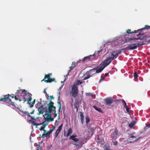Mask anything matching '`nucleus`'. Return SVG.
I'll list each match as a JSON object with an SVG mask.
<instances>
[{"label":"nucleus","mask_w":150,"mask_h":150,"mask_svg":"<svg viewBox=\"0 0 150 150\" xmlns=\"http://www.w3.org/2000/svg\"><path fill=\"white\" fill-rule=\"evenodd\" d=\"M9 95L8 94L7 95H5L4 97L0 98V101H2L4 102H6L8 101L9 102V104L12 105L15 108L18 109V105H15L14 104V102H12L11 99L9 98Z\"/></svg>","instance_id":"obj_1"},{"label":"nucleus","mask_w":150,"mask_h":150,"mask_svg":"<svg viewBox=\"0 0 150 150\" xmlns=\"http://www.w3.org/2000/svg\"><path fill=\"white\" fill-rule=\"evenodd\" d=\"M144 45V44L143 43L139 42L136 41H134L131 43V44L127 46V48L129 50H133L136 49L137 47Z\"/></svg>","instance_id":"obj_2"},{"label":"nucleus","mask_w":150,"mask_h":150,"mask_svg":"<svg viewBox=\"0 0 150 150\" xmlns=\"http://www.w3.org/2000/svg\"><path fill=\"white\" fill-rule=\"evenodd\" d=\"M147 29V30L150 29V26H148V25H145V27L144 28H142V29H139L137 30H134V32H131V30L128 29L126 30V32L128 34H130L133 33H137V31L139 32V34H137V36L138 37L140 35L143 34V33H142L141 30Z\"/></svg>","instance_id":"obj_3"},{"label":"nucleus","mask_w":150,"mask_h":150,"mask_svg":"<svg viewBox=\"0 0 150 150\" xmlns=\"http://www.w3.org/2000/svg\"><path fill=\"white\" fill-rule=\"evenodd\" d=\"M79 93L78 86L75 84H73L71 87V90L70 92V94L73 97H76Z\"/></svg>","instance_id":"obj_4"},{"label":"nucleus","mask_w":150,"mask_h":150,"mask_svg":"<svg viewBox=\"0 0 150 150\" xmlns=\"http://www.w3.org/2000/svg\"><path fill=\"white\" fill-rule=\"evenodd\" d=\"M54 103L50 101L48 105V108L47 111L48 113L51 114L52 112H53L54 111L55 112L56 111V107L54 106Z\"/></svg>","instance_id":"obj_5"},{"label":"nucleus","mask_w":150,"mask_h":150,"mask_svg":"<svg viewBox=\"0 0 150 150\" xmlns=\"http://www.w3.org/2000/svg\"><path fill=\"white\" fill-rule=\"evenodd\" d=\"M52 75V74L50 73L48 74H45L44 79L42 81H44L45 82L47 83H51L52 82L55 81V79L54 78H51V76Z\"/></svg>","instance_id":"obj_6"},{"label":"nucleus","mask_w":150,"mask_h":150,"mask_svg":"<svg viewBox=\"0 0 150 150\" xmlns=\"http://www.w3.org/2000/svg\"><path fill=\"white\" fill-rule=\"evenodd\" d=\"M96 55V54L94 53L93 55H90L88 56L85 57L82 60H80L78 61L79 62H80L81 61H92L95 58V56Z\"/></svg>","instance_id":"obj_7"},{"label":"nucleus","mask_w":150,"mask_h":150,"mask_svg":"<svg viewBox=\"0 0 150 150\" xmlns=\"http://www.w3.org/2000/svg\"><path fill=\"white\" fill-rule=\"evenodd\" d=\"M137 136L135 132H133L130 134L129 137V139L131 141H129V142L130 143H133L137 141L139 139V138H137Z\"/></svg>","instance_id":"obj_8"},{"label":"nucleus","mask_w":150,"mask_h":150,"mask_svg":"<svg viewBox=\"0 0 150 150\" xmlns=\"http://www.w3.org/2000/svg\"><path fill=\"white\" fill-rule=\"evenodd\" d=\"M118 131L117 128H115L114 132L112 133L111 134V137L112 140H116L118 137Z\"/></svg>","instance_id":"obj_9"},{"label":"nucleus","mask_w":150,"mask_h":150,"mask_svg":"<svg viewBox=\"0 0 150 150\" xmlns=\"http://www.w3.org/2000/svg\"><path fill=\"white\" fill-rule=\"evenodd\" d=\"M118 56V53L115 51H113L109 54V57L113 59H115Z\"/></svg>","instance_id":"obj_10"},{"label":"nucleus","mask_w":150,"mask_h":150,"mask_svg":"<svg viewBox=\"0 0 150 150\" xmlns=\"http://www.w3.org/2000/svg\"><path fill=\"white\" fill-rule=\"evenodd\" d=\"M32 95L31 93H28V104L29 105L30 107L31 108L33 107L34 105V103H33L32 102L31 103L30 102V101L32 100Z\"/></svg>","instance_id":"obj_11"},{"label":"nucleus","mask_w":150,"mask_h":150,"mask_svg":"<svg viewBox=\"0 0 150 150\" xmlns=\"http://www.w3.org/2000/svg\"><path fill=\"white\" fill-rule=\"evenodd\" d=\"M94 69H95L96 73H98L101 72L104 69L102 66H98L95 67Z\"/></svg>","instance_id":"obj_12"},{"label":"nucleus","mask_w":150,"mask_h":150,"mask_svg":"<svg viewBox=\"0 0 150 150\" xmlns=\"http://www.w3.org/2000/svg\"><path fill=\"white\" fill-rule=\"evenodd\" d=\"M105 101L107 105H110L112 103L113 100L111 98H107L105 99Z\"/></svg>","instance_id":"obj_13"},{"label":"nucleus","mask_w":150,"mask_h":150,"mask_svg":"<svg viewBox=\"0 0 150 150\" xmlns=\"http://www.w3.org/2000/svg\"><path fill=\"white\" fill-rule=\"evenodd\" d=\"M45 119H46V120L47 122H49L53 121L54 118L51 117V113H48L47 116L46 117H44Z\"/></svg>","instance_id":"obj_14"},{"label":"nucleus","mask_w":150,"mask_h":150,"mask_svg":"<svg viewBox=\"0 0 150 150\" xmlns=\"http://www.w3.org/2000/svg\"><path fill=\"white\" fill-rule=\"evenodd\" d=\"M84 76H85L84 78L83 79V80H85L89 79L92 76V75H90L89 72L87 71L86 73L84 75Z\"/></svg>","instance_id":"obj_15"},{"label":"nucleus","mask_w":150,"mask_h":150,"mask_svg":"<svg viewBox=\"0 0 150 150\" xmlns=\"http://www.w3.org/2000/svg\"><path fill=\"white\" fill-rule=\"evenodd\" d=\"M75 63L74 62H73L71 66L70 67V69L68 71L67 74L66 75V77H67L68 75H69V73L71 71L73 70L76 67V65H75Z\"/></svg>","instance_id":"obj_16"},{"label":"nucleus","mask_w":150,"mask_h":150,"mask_svg":"<svg viewBox=\"0 0 150 150\" xmlns=\"http://www.w3.org/2000/svg\"><path fill=\"white\" fill-rule=\"evenodd\" d=\"M95 128L94 127H91L89 126L88 127V132L89 133L92 135L94 133V131Z\"/></svg>","instance_id":"obj_17"},{"label":"nucleus","mask_w":150,"mask_h":150,"mask_svg":"<svg viewBox=\"0 0 150 150\" xmlns=\"http://www.w3.org/2000/svg\"><path fill=\"white\" fill-rule=\"evenodd\" d=\"M140 38H129L127 37L125 38V43H127L128 42H131V40H138L140 39Z\"/></svg>","instance_id":"obj_18"},{"label":"nucleus","mask_w":150,"mask_h":150,"mask_svg":"<svg viewBox=\"0 0 150 150\" xmlns=\"http://www.w3.org/2000/svg\"><path fill=\"white\" fill-rule=\"evenodd\" d=\"M38 110L39 112V115L43 114L45 112L44 109L42 105L40 106L39 107L38 109Z\"/></svg>","instance_id":"obj_19"},{"label":"nucleus","mask_w":150,"mask_h":150,"mask_svg":"<svg viewBox=\"0 0 150 150\" xmlns=\"http://www.w3.org/2000/svg\"><path fill=\"white\" fill-rule=\"evenodd\" d=\"M111 62V60L108 63L107 62H105V60L103 62H102L101 64V66H102L104 69L107 66V65H109L110 63Z\"/></svg>","instance_id":"obj_20"},{"label":"nucleus","mask_w":150,"mask_h":150,"mask_svg":"<svg viewBox=\"0 0 150 150\" xmlns=\"http://www.w3.org/2000/svg\"><path fill=\"white\" fill-rule=\"evenodd\" d=\"M82 141H79L76 142V143L74 144V145H75L76 146V147H77L78 148L81 147L82 146Z\"/></svg>","instance_id":"obj_21"},{"label":"nucleus","mask_w":150,"mask_h":150,"mask_svg":"<svg viewBox=\"0 0 150 150\" xmlns=\"http://www.w3.org/2000/svg\"><path fill=\"white\" fill-rule=\"evenodd\" d=\"M52 132L50 129L49 131L47 132H46V131L45 130V132H44L43 134H42L41 137H44V136H45V137H47L48 135H50V134Z\"/></svg>","instance_id":"obj_22"},{"label":"nucleus","mask_w":150,"mask_h":150,"mask_svg":"<svg viewBox=\"0 0 150 150\" xmlns=\"http://www.w3.org/2000/svg\"><path fill=\"white\" fill-rule=\"evenodd\" d=\"M76 137V135H71V136L69 138V139H72L73 140L74 142H76L78 141H79V139H78L77 138H76L75 137Z\"/></svg>","instance_id":"obj_23"},{"label":"nucleus","mask_w":150,"mask_h":150,"mask_svg":"<svg viewBox=\"0 0 150 150\" xmlns=\"http://www.w3.org/2000/svg\"><path fill=\"white\" fill-rule=\"evenodd\" d=\"M73 131L72 129L71 128L69 129L68 131V132L67 135H66L65 132L64 133V136H66L67 137H69L70 136L71 134L72 133Z\"/></svg>","instance_id":"obj_24"},{"label":"nucleus","mask_w":150,"mask_h":150,"mask_svg":"<svg viewBox=\"0 0 150 150\" xmlns=\"http://www.w3.org/2000/svg\"><path fill=\"white\" fill-rule=\"evenodd\" d=\"M88 71L90 75H92L96 73L94 68L90 69Z\"/></svg>","instance_id":"obj_25"},{"label":"nucleus","mask_w":150,"mask_h":150,"mask_svg":"<svg viewBox=\"0 0 150 150\" xmlns=\"http://www.w3.org/2000/svg\"><path fill=\"white\" fill-rule=\"evenodd\" d=\"M80 116L81 123L82 124H83L84 123V117L83 113L81 112H80Z\"/></svg>","instance_id":"obj_26"},{"label":"nucleus","mask_w":150,"mask_h":150,"mask_svg":"<svg viewBox=\"0 0 150 150\" xmlns=\"http://www.w3.org/2000/svg\"><path fill=\"white\" fill-rule=\"evenodd\" d=\"M28 117V120H36V119H35L32 116H31L30 115V113H29V114H28V115H27ZM28 121H29V120H28Z\"/></svg>","instance_id":"obj_27"},{"label":"nucleus","mask_w":150,"mask_h":150,"mask_svg":"<svg viewBox=\"0 0 150 150\" xmlns=\"http://www.w3.org/2000/svg\"><path fill=\"white\" fill-rule=\"evenodd\" d=\"M93 107L96 110L101 113H103V111L100 108H98L96 106L94 105Z\"/></svg>","instance_id":"obj_28"},{"label":"nucleus","mask_w":150,"mask_h":150,"mask_svg":"<svg viewBox=\"0 0 150 150\" xmlns=\"http://www.w3.org/2000/svg\"><path fill=\"white\" fill-rule=\"evenodd\" d=\"M103 141V139H102L99 138L97 139L96 140L97 143L99 144H102Z\"/></svg>","instance_id":"obj_29"},{"label":"nucleus","mask_w":150,"mask_h":150,"mask_svg":"<svg viewBox=\"0 0 150 150\" xmlns=\"http://www.w3.org/2000/svg\"><path fill=\"white\" fill-rule=\"evenodd\" d=\"M20 90L22 91V93L24 94L25 95V96L28 95V94L30 93H27V91L25 90L22 89V90Z\"/></svg>","instance_id":"obj_30"},{"label":"nucleus","mask_w":150,"mask_h":150,"mask_svg":"<svg viewBox=\"0 0 150 150\" xmlns=\"http://www.w3.org/2000/svg\"><path fill=\"white\" fill-rule=\"evenodd\" d=\"M135 124V122H133L130 123L129 125V127L131 129H132L134 128V127Z\"/></svg>","instance_id":"obj_31"},{"label":"nucleus","mask_w":150,"mask_h":150,"mask_svg":"<svg viewBox=\"0 0 150 150\" xmlns=\"http://www.w3.org/2000/svg\"><path fill=\"white\" fill-rule=\"evenodd\" d=\"M47 125V124H44L42 126V127L40 129H39L40 131H42V130H43V132H45V128Z\"/></svg>","instance_id":"obj_32"},{"label":"nucleus","mask_w":150,"mask_h":150,"mask_svg":"<svg viewBox=\"0 0 150 150\" xmlns=\"http://www.w3.org/2000/svg\"><path fill=\"white\" fill-rule=\"evenodd\" d=\"M86 122V124H87L90 121V118L88 116H87L85 117Z\"/></svg>","instance_id":"obj_33"},{"label":"nucleus","mask_w":150,"mask_h":150,"mask_svg":"<svg viewBox=\"0 0 150 150\" xmlns=\"http://www.w3.org/2000/svg\"><path fill=\"white\" fill-rule=\"evenodd\" d=\"M29 122H30L33 124V125L35 126L36 125V123H35V122L33 120H29Z\"/></svg>","instance_id":"obj_34"},{"label":"nucleus","mask_w":150,"mask_h":150,"mask_svg":"<svg viewBox=\"0 0 150 150\" xmlns=\"http://www.w3.org/2000/svg\"><path fill=\"white\" fill-rule=\"evenodd\" d=\"M60 131L57 129L55 133V137H57L58 135V134L60 132Z\"/></svg>","instance_id":"obj_35"},{"label":"nucleus","mask_w":150,"mask_h":150,"mask_svg":"<svg viewBox=\"0 0 150 150\" xmlns=\"http://www.w3.org/2000/svg\"><path fill=\"white\" fill-rule=\"evenodd\" d=\"M135 79H137L139 76L137 75V72H135L133 75Z\"/></svg>","instance_id":"obj_36"},{"label":"nucleus","mask_w":150,"mask_h":150,"mask_svg":"<svg viewBox=\"0 0 150 150\" xmlns=\"http://www.w3.org/2000/svg\"><path fill=\"white\" fill-rule=\"evenodd\" d=\"M59 98H58V101L57 102V103H58L59 104V110H60V109L61 108V104L60 103V101H59Z\"/></svg>","instance_id":"obj_37"},{"label":"nucleus","mask_w":150,"mask_h":150,"mask_svg":"<svg viewBox=\"0 0 150 150\" xmlns=\"http://www.w3.org/2000/svg\"><path fill=\"white\" fill-rule=\"evenodd\" d=\"M45 122H46V121H45L43 122H42L41 123H36V127H37L38 126L40 125H44V124H46L45 123Z\"/></svg>","instance_id":"obj_38"},{"label":"nucleus","mask_w":150,"mask_h":150,"mask_svg":"<svg viewBox=\"0 0 150 150\" xmlns=\"http://www.w3.org/2000/svg\"><path fill=\"white\" fill-rule=\"evenodd\" d=\"M41 148L39 144L38 145L36 148V150H41Z\"/></svg>","instance_id":"obj_39"},{"label":"nucleus","mask_w":150,"mask_h":150,"mask_svg":"<svg viewBox=\"0 0 150 150\" xmlns=\"http://www.w3.org/2000/svg\"><path fill=\"white\" fill-rule=\"evenodd\" d=\"M63 126V124H62L58 128V129H57L61 131V130L62 129V127Z\"/></svg>","instance_id":"obj_40"},{"label":"nucleus","mask_w":150,"mask_h":150,"mask_svg":"<svg viewBox=\"0 0 150 150\" xmlns=\"http://www.w3.org/2000/svg\"><path fill=\"white\" fill-rule=\"evenodd\" d=\"M83 83V82L81 81L80 80H78L77 81L76 84L77 85H79Z\"/></svg>","instance_id":"obj_41"},{"label":"nucleus","mask_w":150,"mask_h":150,"mask_svg":"<svg viewBox=\"0 0 150 150\" xmlns=\"http://www.w3.org/2000/svg\"><path fill=\"white\" fill-rule=\"evenodd\" d=\"M21 112L22 113H23V114L27 115H28V114H29V113L28 112L25 111H21Z\"/></svg>","instance_id":"obj_42"},{"label":"nucleus","mask_w":150,"mask_h":150,"mask_svg":"<svg viewBox=\"0 0 150 150\" xmlns=\"http://www.w3.org/2000/svg\"><path fill=\"white\" fill-rule=\"evenodd\" d=\"M86 95L87 96H91L92 97L93 96V95L92 93H86Z\"/></svg>","instance_id":"obj_43"},{"label":"nucleus","mask_w":150,"mask_h":150,"mask_svg":"<svg viewBox=\"0 0 150 150\" xmlns=\"http://www.w3.org/2000/svg\"><path fill=\"white\" fill-rule=\"evenodd\" d=\"M111 59L109 57H108L105 60V62H109Z\"/></svg>","instance_id":"obj_44"},{"label":"nucleus","mask_w":150,"mask_h":150,"mask_svg":"<svg viewBox=\"0 0 150 150\" xmlns=\"http://www.w3.org/2000/svg\"><path fill=\"white\" fill-rule=\"evenodd\" d=\"M20 91H21L20 90H17V92H16L15 93V95H16L17 96H18V94L19 93V92H20Z\"/></svg>","instance_id":"obj_45"},{"label":"nucleus","mask_w":150,"mask_h":150,"mask_svg":"<svg viewBox=\"0 0 150 150\" xmlns=\"http://www.w3.org/2000/svg\"><path fill=\"white\" fill-rule=\"evenodd\" d=\"M53 113L54 114V118H55L57 116V114L56 113V111H55V112H54V111Z\"/></svg>","instance_id":"obj_46"},{"label":"nucleus","mask_w":150,"mask_h":150,"mask_svg":"<svg viewBox=\"0 0 150 150\" xmlns=\"http://www.w3.org/2000/svg\"><path fill=\"white\" fill-rule=\"evenodd\" d=\"M126 111L127 112H129V109L128 107H127L126 108Z\"/></svg>","instance_id":"obj_47"},{"label":"nucleus","mask_w":150,"mask_h":150,"mask_svg":"<svg viewBox=\"0 0 150 150\" xmlns=\"http://www.w3.org/2000/svg\"><path fill=\"white\" fill-rule=\"evenodd\" d=\"M122 102L123 104V105H125V104H126L125 101L123 99H122Z\"/></svg>","instance_id":"obj_48"},{"label":"nucleus","mask_w":150,"mask_h":150,"mask_svg":"<svg viewBox=\"0 0 150 150\" xmlns=\"http://www.w3.org/2000/svg\"><path fill=\"white\" fill-rule=\"evenodd\" d=\"M117 142L116 141H115L113 142V144L115 145H117Z\"/></svg>","instance_id":"obj_49"},{"label":"nucleus","mask_w":150,"mask_h":150,"mask_svg":"<svg viewBox=\"0 0 150 150\" xmlns=\"http://www.w3.org/2000/svg\"><path fill=\"white\" fill-rule=\"evenodd\" d=\"M55 126H54L53 127V128L52 129H50V130L52 132L55 129Z\"/></svg>","instance_id":"obj_50"},{"label":"nucleus","mask_w":150,"mask_h":150,"mask_svg":"<svg viewBox=\"0 0 150 150\" xmlns=\"http://www.w3.org/2000/svg\"><path fill=\"white\" fill-rule=\"evenodd\" d=\"M110 72H109L108 73H106L105 74V75H104V76L105 77H107V76L109 74V73Z\"/></svg>","instance_id":"obj_51"},{"label":"nucleus","mask_w":150,"mask_h":150,"mask_svg":"<svg viewBox=\"0 0 150 150\" xmlns=\"http://www.w3.org/2000/svg\"><path fill=\"white\" fill-rule=\"evenodd\" d=\"M16 96H17L16 95H15L14 98L15 100H18V98L16 97Z\"/></svg>","instance_id":"obj_52"},{"label":"nucleus","mask_w":150,"mask_h":150,"mask_svg":"<svg viewBox=\"0 0 150 150\" xmlns=\"http://www.w3.org/2000/svg\"><path fill=\"white\" fill-rule=\"evenodd\" d=\"M50 99H54V98L53 97V96H50Z\"/></svg>","instance_id":"obj_53"},{"label":"nucleus","mask_w":150,"mask_h":150,"mask_svg":"<svg viewBox=\"0 0 150 150\" xmlns=\"http://www.w3.org/2000/svg\"><path fill=\"white\" fill-rule=\"evenodd\" d=\"M101 50H99V51H98L97 52V53H96V52H95V53H96V55L97 54H99L100 53V52L101 51Z\"/></svg>","instance_id":"obj_54"},{"label":"nucleus","mask_w":150,"mask_h":150,"mask_svg":"<svg viewBox=\"0 0 150 150\" xmlns=\"http://www.w3.org/2000/svg\"><path fill=\"white\" fill-rule=\"evenodd\" d=\"M109 147H106L105 148L104 150H109Z\"/></svg>","instance_id":"obj_55"},{"label":"nucleus","mask_w":150,"mask_h":150,"mask_svg":"<svg viewBox=\"0 0 150 150\" xmlns=\"http://www.w3.org/2000/svg\"><path fill=\"white\" fill-rule=\"evenodd\" d=\"M123 105L124 106V108H127V104H125V105Z\"/></svg>","instance_id":"obj_56"},{"label":"nucleus","mask_w":150,"mask_h":150,"mask_svg":"<svg viewBox=\"0 0 150 150\" xmlns=\"http://www.w3.org/2000/svg\"><path fill=\"white\" fill-rule=\"evenodd\" d=\"M105 77L104 76H103L101 77V79L103 80H104L105 79Z\"/></svg>","instance_id":"obj_57"},{"label":"nucleus","mask_w":150,"mask_h":150,"mask_svg":"<svg viewBox=\"0 0 150 150\" xmlns=\"http://www.w3.org/2000/svg\"><path fill=\"white\" fill-rule=\"evenodd\" d=\"M34 111H35V110H33L32 112H31L30 113V114H33L34 113Z\"/></svg>","instance_id":"obj_58"},{"label":"nucleus","mask_w":150,"mask_h":150,"mask_svg":"<svg viewBox=\"0 0 150 150\" xmlns=\"http://www.w3.org/2000/svg\"><path fill=\"white\" fill-rule=\"evenodd\" d=\"M10 96L12 98H14V97L13 96H11V95H9V96Z\"/></svg>","instance_id":"obj_59"},{"label":"nucleus","mask_w":150,"mask_h":150,"mask_svg":"<svg viewBox=\"0 0 150 150\" xmlns=\"http://www.w3.org/2000/svg\"><path fill=\"white\" fill-rule=\"evenodd\" d=\"M23 99L24 100V103L27 100H26V98L25 97Z\"/></svg>","instance_id":"obj_60"},{"label":"nucleus","mask_w":150,"mask_h":150,"mask_svg":"<svg viewBox=\"0 0 150 150\" xmlns=\"http://www.w3.org/2000/svg\"><path fill=\"white\" fill-rule=\"evenodd\" d=\"M35 99H34V100H33V101L32 102L34 103V104H35Z\"/></svg>","instance_id":"obj_61"},{"label":"nucleus","mask_w":150,"mask_h":150,"mask_svg":"<svg viewBox=\"0 0 150 150\" xmlns=\"http://www.w3.org/2000/svg\"><path fill=\"white\" fill-rule=\"evenodd\" d=\"M44 93L47 94V96H48V95L47 94L46 92L45 91H44Z\"/></svg>","instance_id":"obj_62"},{"label":"nucleus","mask_w":150,"mask_h":150,"mask_svg":"<svg viewBox=\"0 0 150 150\" xmlns=\"http://www.w3.org/2000/svg\"><path fill=\"white\" fill-rule=\"evenodd\" d=\"M147 127H148V128L150 127V124H149L148 126H147Z\"/></svg>","instance_id":"obj_63"},{"label":"nucleus","mask_w":150,"mask_h":150,"mask_svg":"<svg viewBox=\"0 0 150 150\" xmlns=\"http://www.w3.org/2000/svg\"><path fill=\"white\" fill-rule=\"evenodd\" d=\"M102 80H102V79H101L99 81V82H100Z\"/></svg>","instance_id":"obj_64"}]
</instances>
